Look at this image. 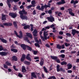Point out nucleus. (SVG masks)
I'll use <instances>...</instances> for the list:
<instances>
[{
	"label": "nucleus",
	"mask_w": 79,
	"mask_h": 79,
	"mask_svg": "<svg viewBox=\"0 0 79 79\" xmlns=\"http://www.w3.org/2000/svg\"><path fill=\"white\" fill-rule=\"evenodd\" d=\"M19 13L20 15V18L23 20H27L28 19V17L26 16V15L27 14V12L25 11V10L23 9L22 10L20 11Z\"/></svg>",
	"instance_id": "1"
},
{
	"label": "nucleus",
	"mask_w": 79,
	"mask_h": 79,
	"mask_svg": "<svg viewBox=\"0 0 79 79\" xmlns=\"http://www.w3.org/2000/svg\"><path fill=\"white\" fill-rule=\"evenodd\" d=\"M50 4H48V5H47V4H45L44 6H42L40 7V6H37L36 7V9H38V10L40 11H44V8H50Z\"/></svg>",
	"instance_id": "2"
},
{
	"label": "nucleus",
	"mask_w": 79,
	"mask_h": 79,
	"mask_svg": "<svg viewBox=\"0 0 79 79\" xmlns=\"http://www.w3.org/2000/svg\"><path fill=\"white\" fill-rule=\"evenodd\" d=\"M4 26H12V23L8 22L7 23H2V24H0V27H2V28H4L5 27H4Z\"/></svg>",
	"instance_id": "3"
},
{
	"label": "nucleus",
	"mask_w": 79,
	"mask_h": 79,
	"mask_svg": "<svg viewBox=\"0 0 79 79\" xmlns=\"http://www.w3.org/2000/svg\"><path fill=\"white\" fill-rule=\"evenodd\" d=\"M60 65H57L56 66V69L57 72H60L61 71V72H63V73H65V69H64L61 67L60 68Z\"/></svg>",
	"instance_id": "4"
},
{
	"label": "nucleus",
	"mask_w": 79,
	"mask_h": 79,
	"mask_svg": "<svg viewBox=\"0 0 79 79\" xmlns=\"http://www.w3.org/2000/svg\"><path fill=\"white\" fill-rule=\"evenodd\" d=\"M51 58H52V60H56V62L58 63H60V61L59 59H58V57L56 56H50Z\"/></svg>",
	"instance_id": "5"
},
{
	"label": "nucleus",
	"mask_w": 79,
	"mask_h": 79,
	"mask_svg": "<svg viewBox=\"0 0 79 79\" xmlns=\"http://www.w3.org/2000/svg\"><path fill=\"white\" fill-rule=\"evenodd\" d=\"M9 16L12 18L15 19L17 16V14L13 12H10L9 14Z\"/></svg>",
	"instance_id": "6"
},
{
	"label": "nucleus",
	"mask_w": 79,
	"mask_h": 79,
	"mask_svg": "<svg viewBox=\"0 0 79 79\" xmlns=\"http://www.w3.org/2000/svg\"><path fill=\"white\" fill-rule=\"evenodd\" d=\"M79 33V31L76 30V29H72V34L73 36H74L76 34H78Z\"/></svg>",
	"instance_id": "7"
},
{
	"label": "nucleus",
	"mask_w": 79,
	"mask_h": 79,
	"mask_svg": "<svg viewBox=\"0 0 79 79\" xmlns=\"http://www.w3.org/2000/svg\"><path fill=\"white\" fill-rule=\"evenodd\" d=\"M47 19L48 21H49L50 22H51V23L53 22V21H55V19L52 16L50 17H48Z\"/></svg>",
	"instance_id": "8"
},
{
	"label": "nucleus",
	"mask_w": 79,
	"mask_h": 79,
	"mask_svg": "<svg viewBox=\"0 0 79 79\" xmlns=\"http://www.w3.org/2000/svg\"><path fill=\"white\" fill-rule=\"evenodd\" d=\"M13 0H7V4L8 5L9 8H11V4L10 3H13Z\"/></svg>",
	"instance_id": "9"
},
{
	"label": "nucleus",
	"mask_w": 79,
	"mask_h": 79,
	"mask_svg": "<svg viewBox=\"0 0 79 79\" xmlns=\"http://www.w3.org/2000/svg\"><path fill=\"white\" fill-rule=\"evenodd\" d=\"M38 31L36 29H34V31L32 32V34L34 37H37L38 34H37Z\"/></svg>",
	"instance_id": "10"
},
{
	"label": "nucleus",
	"mask_w": 79,
	"mask_h": 79,
	"mask_svg": "<svg viewBox=\"0 0 79 79\" xmlns=\"http://www.w3.org/2000/svg\"><path fill=\"white\" fill-rule=\"evenodd\" d=\"M27 45H26L24 44H21L20 45V46L21 48H22L23 50H26V48H27Z\"/></svg>",
	"instance_id": "11"
},
{
	"label": "nucleus",
	"mask_w": 79,
	"mask_h": 79,
	"mask_svg": "<svg viewBox=\"0 0 79 79\" xmlns=\"http://www.w3.org/2000/svg\"><path fill=\"white\" fill-rule=\"evenodd\" d=\"M26 58L27 60H28V61H32V59H31V57H30V54H27V55L26 56Z\"/></svg>",
	"instance_id": "12"
},
{
	"label": "nucleus",
	"mask_w": 79,
	"mask_h": 79,
	"mask_svg": "<svg viewBox=\"0 0 79 79\" xmlns=\"http://www.w3.org/2000/svg\"><path fill=\"white\" fill-rule=\"evenodd\" d=\"M31 75L32 76L31 77V79H34V78H37V77L36 75H35V74L34 72L31 73Z\"/></svg>",
	"instance_id": "13"
},
{
	"label": "nucleus",
	"mask_w": 79,
	"mask_h": 79,
	"mask_svg": "<svg viewBox=\"0 0 79 79\" xmlns=\"http://www.w3.org/2000/svg\"><path fill=\"white\" fill-rule=\"evenodd\" d=\"M26 58V55L23 54L22 55V57L20 59V60L21 62H23L24 61V60Z\"/></svg>",
	"instance_id": "14"
},
{
	"label": "nucleus",
	"mask_w": 79,
	"mask_h": 79,
	"mask_svg": "<svg viewBox=\"0 0 79 79\" xmlns=\"http://www.w3.org/2000/svg\"><path fill=\"white\" fill-rule=\"evenodd\" d=\"M24 40L27 41V42L28 44H30L31 45L32 44V43H31V42H30L29 40L28 39L27 37H24Z\"/></svg>",
	"instance_id": "15"
},
{
	"label": "nucleus",
	"mask_w": 79,
	"mask_h": 79,
	"mask_svg": "<svg viewBox=\"0 0 79 79\" xmlns=\"http://www.w3.org/2000/svg\"><path fill=\"white\" fill-rule=\"evenodd\" d=\"M8 55V53L6 52H0V55L1 56H6Z\"/></svg>",
	"instance_id": "16"
},
{
	"label": "nucleus",
	"mask_w": 79,
	"mask_h": 79,
	"mask_svg": "<svg viewBox=\"0 0 79 79\" xmlns=\"http://www.w3.org/2000/svg\"><path fill=\"white\" fill-rule=\"evenodd\" d=\"M42 33H43V32L42 31H41L40 32V35L41 39H42V40L43 41H45V39H44V36H42Z\"/></svg>",
	"instance_id": "17"
},
{
	"label": "nucleus",
	"mask_w": 79,
	"mask_h": 79,
	"mask_svg": "<svg viewBox=\"0 0 79 79\" xmlns=\"http://www.w3.org/2000/svg\"><path fill=\"white\" fill-rule=\"evenodd\" d=\"M12 58L13 61H18V58L15 56H12Z\"/></svg>",
	"instance_id": "18"
},
{
	"label": "nucleus",
	"mask_w": 79,
	"mask_h": 79,
	"mask_svg": "<svg viewBox=\"0 0 79 79\" xmlns=\"http://www.w3.org/2000/svg\"><path fill=\"white\" fill-rule=\"evenodd\" d=\"M44 59H43V58H41V59L40 63V66H43V65L44 63Z\"/></svg>",
	"instance_id": "19"
},
{
	"label": "nucleus",
	"mask_w": 79,
	"mask_h": 79,
	"mask_svg": "<svg viewBox=\"0 0 79 79\" xmlns=\"http://www.w3.org/2000/svg\"><path fill=\"white\" fill-rule=\"evenodd\" d=\"M26 34L28 37H29L30 39H32V36L31 34L30 33H26Z\"/></svg>",
	"instance_id": "20"
},
{
	"label": "nucleus",
	"mask_w": 79,
	"mask_h": 79,
	"mask_svg": "<svg viewBox=\"0 0 79 79\" xmlns=\"http://www.w3.org/2000/svg\"><path fill=\"white\" fill-rule=\"evenodd\" d=\"M6 15H2V17L1 18L2 20V21H5L6 20Z\"/></svg>",
	"instance_id": "21"
},
{
	"label": "nucleus",
	"mask_w": 79,
	"mask_h": 79,
	"mask_svg": "<svg viewBox=\"0 0 79 79\" xmlns=\"http://www.w3.org/2000/svg\"><path fill=\"white\" fill-rule=\"evenodd\" d=\"M22 73H25V72H26V69L25 66H23L22 67Z\"/></svg>",
	"instance_id": "22"
},
{
	"label": "nucleus",
	"mask_w": 79,
	"mask_h": 79,
	"mask_svg": "<svg viewBox=\"0 0 79 79\" xmlns=\"http://www.w3.org/2000/svg\"><path fill=\"white\" fill-rule=\"evenodd\" d=\"M31 4L32 5L33 7H35V5L36 4L35 1V0H33L31 1Z\"/></svg>",
	"instance_id": "23"
},
{
	"label": "nucleus",
	"mask_w": 79,
	"mask_h": 79,
	"mask_svg": "<svg viewBox=\"0 0 79 79\" xmlns=\"http://www.w3.org/2000/svg\"><path fill=\"white\" fill-rule=\"evenodd\" d=\"M11 52H13L14 53H17L18 52V50L17 49L15 48H11Z\"/></svg>",
	"instance_id": "24"
},
{
	"label": "nucleus",
	"mask_w": 79,
	"mask_h": 79,
	"mask_svg": "<svg viewBox=\"0 0 79 79\" xmlns=\"http://www.w3.org/2000/svg\"><path fill=\"white\" fill-rule=\"evenodd\" d=\"M0 40H1V41L3 42V43H5V44H6L7 42V41L6 40H5V39L1 38L0 37Z\"/></svg>",
	"instance_id": "25"
},
{
	"label": "nucleus",
	"mask_w": 79,
	"mask_h": 79,
	"mask_svg": "<svg viewBox=\"0 0 79 79\" xmlns=\"http://www.w3.org/2000/svg\"><path fill=\"white\" fill-rule=\"evenodd\" d=\"M48 31H44L43 32V35L44 36V37H46V35H48Z\"/></svg>",
	"instance_id": "26"
},
{
	"label": "nucleus",
	"mask_w": 79,
	"mask_h": 79,
	"mask_svg": "<svg viewBox=\"0 0 79 79\" xmlns=\"http://www.w3.org/2000/svg\"><path fill=\"white\" fill-rule=\"evenodd\" d=\"M27 50H29V51H31L32 50V48L27 45Z\"/></svg>",
	"instance_id": "27"
},
{
	"label": "nucleus",
	"mask_w": 79,
	"mask_h": 79,
	"mask_svg": "<svg viewBox=\"0 0 79 79\" xmlns=\"http://www.w3.org/2000/svg\"><path fill=\"white\" fill-rule=\"evenodd\" d=\"M19 35H19V36L18 37H19V38L20 39L23 38V33L21 31H19Z\"/></svg>",
	"instance_id": "28"
},
{
	"label": "nucleus",
	"mask_w": 79,
	"mask_h": 79,
	"mask_svg": "<svg viewBox=\"0 0 79 79\" xmlns=\"http://www.w3.org/2000/svg\"><path fill=\"white\" fill-rule=\"evenodd\" d=\"M67 66L68 67V69H71V68H72V64H70V63L68 64L67 65Z\"/></svg>",
	"instance_id": "29"
},
{
	"label": "nucleus",
	"mask_w": 79,
	"mask_h": 79,
	"mask_svg": "<svg viewBox=\"0 0 79 79\" xmlns=\"http://www.w3.org/2000/svg\"><path fill=\"white\" fill-rule=\"evenodd\" d=\"M6 64L7 65V66H11L12 65H11V62H9L8 61H7L6 62Z\"/></svg>",
	"instance_id": "30"
},
{
	"label": "nucleus",
	"mask_w": 79,
	"mask_h": 79,
	"mask_svg": "<svg viewBox=\"0 0 79 79\" xmlns=\"http://www.w3.org/2000/svg\"><path fill=\"white\" fill-rule=\"evenodd\" d=\"M30 28V26L29 25H27L24 26L23 28L24 29H29Z\"/></svg>",
	"instance_id": "31"
},
{
	"label": "nucleus",
	"mask_w": 79,
	"mask_h": 79,
	"mask_svg": "<svg viewBox=\"0 0 79 79\" xmlns=\"http://www.w3.org/2000/svg\"><path fill=\"white\" fill-rule=\"evenodd\" d=\"M24 63L25 64H26V65H30V63L29 61H25L24 62Z\"/></svg>",
	"instance_id": "32"
},
{
	"label": "nucleus",
	"mask_w": 79,
	"mask_h": 79,
	"mask_svg": "<svg viewBox=\"0 0 79 79\" xmlns=\"http://www.w3.org/2000/svg\"><path fill=\"white\" fill-rule=\"evenodd\" d=\"M61 65H66L67 64V62L64 61H63L60 63Z\"/></svg>",
	"instance_id": "33"
},
{
	"label": "nucleus",
	"mask_w": 79,
	"mask_h": 79,
	"mask_svg": "<svg viewBox=\"0 0 79 79\" xmlns=\"http://www.w3.org/2000/svg\"><path fill=\"white\" fill-rule=\"evenodd\" d=\"M56 47L58 49L61 50V46L60 45V44H57L56 45Z\"/></svg>",
	"instance_id": "34"
},
{
	"label": "nucleus",
	"mask_w": 79,
	"mask_h": 79,
	"mask_svg": "<svg viewBox=\"0 0 79 79\" xmlns=\"http://www.w3.org/2000/svg\"><path fill=\"white\" fill-rule=\"evenodd\" d=\"M13 24L15 27L17 29L18 28V25H17V23L15 22H13Z\"/></svg>",
	"instance_id": "35"
},
{
	"label": "nucleus",
	"mask_w": 79,
	"mask_h": 79,
	"mask_svg": "<svg viewBox=\"0 0 79 79\" xmlns=\"http://www.w3.org/2000/svg\"><path fill=\"white\" fill-rule=\"evenodd\" d=\"M59 58L61 57L62 58H64L65 57V55L64 54H62L59 55Z\"/></svg>",
	"instance_id": "36"
},
{
	"label": "nucleus",
	"mask_w": 79,
	"mask_h": 79,
	"mask_svg": "<svg viewBox=\"0 0 79 79\" xmlns=\"http://www.w3.org/2000/svg\"><path fill=\"white\" fill-rule=\"evenodd\" d=\"M49 34H50L49 36L50 37H52L54 38V37H55V35L53 34V33H49Z\"/></svg>",
	"instance_id": "37"
},
{
	"label": "nucleus",
	"mask_w": 79,
	"mask_h": 79,
	"mask_svg": "<svg viewBox=\"0 0 79 79\" xmlns=\"http://www.w3.org/2000/svg\"><path fill=\"white\" fill-rule=\"evenodd\" d=\"M56 5H62L63 4L61 1H60L59 2H58L56 3Z\"/></svg>",
	"instance_id": "38"
},
{
	"label": "nucleus",
	"mask_w": 79,
	"mask_h": 79,
	"mask_svg": "<svg viewBox=\"0 0 79 79\" xmlns=\"http://www.w3.org/2000/svg\"><path fill=\"white\" fill-rule=\"evenodd\" d=\"M69 13L73 16H74L75 15L74 13H73L72 12H69Z\"/></svg>",
	"instance_id": "39"
},
{
	"label": "nucleus",
	"mask_w": 79,
	"mask_h": 79,
	"mask_svg": "<svg viewBox=\"0 0 79 79\" xmlns=\"http://www.w3.org/2000/svg\"><path fill=\"white\" fill-rule=\"evenodd\" d=\"M48 35H46V37H44V40H47V39H49L50 38V36H48V37L47 36H48Z\"/></svg>",
	"instance_id": "40"
},
{
	"label": "nucleus",
	"mask_w": 79,
	"mask_h": 79,
	"mask_svg": "<svg viewBox=\"0 0 79 79\" xmlns=\"http://www.w3.org/2000/svg\"><path fill=\"white\" fill-rule=\"evenodd\" d=\"M56 79V77L54 76H52L51 77H49V78H48V79Z\"/></svg>",
	"instance_id": "41"
},
{
	"label": "nucleus",
	"mask_w": 79,
	"mask_h": 79,
	"mask_svg": "<svg viewBox=\"0 0 79 79\" xmlns=\"http://www.w3.org/2000/svg\"><path fill=\"white\" fill-rule=\"evenodd\" d=\"M66 35L67 36H68V37H71V33H67Z\"/></svg>",
	"instance_id": "42"
},
{
	"label": "nucleus",
	"mask_w": 79,
	"mask_h": 79,
	"mask_svg": "<svg viewBox=\"0 0 79 79\" xmlns=\"http://www.w3.org/2000/svg\"><path fill=\"white\" fill-rule=\"evenodd\" d=\"M64 45L66 47H69V46H70V44L67 43H65L64 44Z\"/></svg>",
	"instance_id": "43"
},
{
	"label": "nucleus",
	"mask_w": 79,
	"mask_h": 79,
	"mask_svg": "<svg viewBox=\"0 0 79 79\" xmlns=\"http://www.w3.org/2000/svg\"><path fill=\"white\" fill-rule=\"evenodd\" d=\"M43 69H44V70L45 72V73H48V71H47V68H46V67L45 66L43 67Z\"/></svg>",
	"instance_id": "44"
},
{
	"label": "nucleus",
	"mask_w": 79,
	"mask_h": 79,
	"mask_svg": "<svg viewBox=\"0 0 79 79\" xmlns=\"http://www.w3.org/2000/svg\"><path fill=\"white\" fill-rule=\"evenodd\" d=\"M37 14V13L36 12V10H34L32 13V15H35Z\"/></svg>",
	"instance_id": "45"
},
{
	"label": "nucleus",
	"mask_w": 79,
	"mask_h": 79,
	"mask_svg": "<svg viewBox=\"0 0 79 79\" xmlns=\"http://www.w3.org/2000/svg\"><path fill=\"white\" fill-rule=\"evenodd\" d=\"M14 33L16 35V36H17V37H19V35L18 34V33H17V32H16V31H14Z\"/></svg>",
	"instance_id": "46"
},
{
	"label": "nucleus",
	"mask_w": 79,
	"mask_h": 79,
	"mask_svg": "<svg viewBox=\"0 0 79 79\" xmlns=\"http://www.w3.org/2000/svg\"><path fill=\"white\" fill-rule=\"evenodd\" d=\"M35 45L36 47H39V48L40 47V45L38 43H35Z\"/></svg>",
	"instance_id": "47"
},
{
	"label": "nucleus",
	"mask_w": 79,
	"mask_h": 79,
	"mask_svg": "<svg viewBox=\"0 0 79 79\" xmlns=\"http://www.w3.org/2000/svg\"><path fill=\"white\" fill-rule=\"evenodd\" d=\"M18 76L19 77H23V75L21 74V73H19L18 75Z\"/></svg>",
	"instance_id": "48"
},
{
	"label": "nucleus",
	"mask_w": 79,
	"mask_h": 79,
	"mask_svg": "<svg viewBox=\"0 0 79 79\" xmlns=\"http://www.w3.org/2000/svg\"><path fill=\"white\" fill-rule=\"evenodd\" d=\"M3 67L4 68H6V69H8V66L6 64H3Z\"/></svg>",
	"instance_id": "49"
},
{
	"label": "nucleus",
	"mask_w": 79,
	"mask_h": 79,
	"mask_svg": "<svg viewBox=\"0 0 79 79\" xmlns=\"http://www.w3.org/2000/svg\"><path fill=\"white\" fill-rule=\"evenodd\" d=\"M2 50H3V48L2 47V46H0V51H2Z\"/></svg>",
	"instance_id": "50"
},
{
	"label": "nucleus",
	"mask_w": 79,
	"mask_h": 79,
	"mask_svg": "<svg viewBox=\"0 0 79 79\" xmlns=\"http://www.w3.org/2000/svg\"><path fill=\"white\" fill-rule=\"evenodd\" d=\"M77 3H78V1L77 0L75 1H74V2L73 5H76V4H77Z\"/></svg>",
	"instance_id": "51"
},
{
	"label": "nucleus",
	"mask_w": 79,
	"mask_h": 79,
	"mask_svg": "<svg viewBox=\"0 0 79 79\" xmlns=\"http://www.w3.org/2000/svg\"><path fill=\"white\" fill-rule=\"evenodd\" d=\"M52 69H53V67H52V65H51L49 67V71H52Z\"/></svg>",
	"instance_id": "52"
},
{
	"label": "nucleus",
	"mask_w": 79,
	"mask_h": 79,
	"mask_svg": "<svg viewBox=\"0 0 79 79\" xmlns=\"http://www.w3.org/2000/svg\"><path fill=\"white\" fill-rule=\"evenodd\" d=\"M45 46L46 47H48V48H50V45L48 44H46L45 45Z\"/></svg>",
	"instance_id": "53"
},
{
	"label": "nucleus",
	"mask_w": 79,
	"mask_h": 79,
	"mask_svg": "<svg viewBox=\"0 0 79 79\" xmlns=\"http://www.w3.org/2000/svg\"><path fill=\"white\" fill-rule=\"evenodd\" d=\"M37 51H34L33 52V53L34 55H37Z\"/></svg>",
	"instance_id": "54"
},
{
	"label": "nucleus",
	"mask_w": 79,
	"mask_h": 79,
	"mask_svg": "<svg viewBox=\"0 0 79 79\" xmlns=\"http://www.w3.org/2000/svg\"><path fill=\"white\" fill-rule=\"evenodd\" d=\"M32 6V5H30L29 6H27V8H28V9H30V8H31Z\"/></svg>",
	"instance_id": "55"
},
{
	"label": "nucleus",
	"mask_w": 79,
	"mask_h": 79,
	"mask_svg": "<svg viewBox=\"0 0 79 79\" xmlns=\"http://www.w3.org/2000/svg\"><path fill=\"white\" fill-rule=\"evenodd\" d=\"M67 73H72L73 71H72L71 70H69L67 71Z\"/></svg>",
	"instance_id": "56"
},
{
	"label": "nucleus",
	"mask_w": 79,
	"mask_h": 79,
	"mask_svg": "<svg viewBox=\"0 0 79 79\" xmlns=\"http://www.w3.org/2000/svg\"><path fill=\"white\" fill-rule=\"evenodd\" d=\"M48 13L49 14H52V11L51 10H49L48 11Z\"/></svg>",
	"instance_id": "57"
},
{
	"label": "nucleus",
	"mask_w": 79,
	"mask_h": 79,
	"mask_svg": "<svg viewBox=\"0 0 79 79\" xmlns=\"http://www.w3.org/2000/svg\"><path fill=\"white\" fill-rule=\"evenodd\" d=\"M59 34L60 35H63V31H60L59 32Z\"/></svg>",
	"instance_id": "58"
},
{
	"label": "nucleus",
	"mask_w": 79,
	"mask_h": 79,
	"mask_svg": "<svg viewBox=\"0 0 79 79\" xmlns=\"http://www.w3.org/2000/svg\"><path fill=\"white\" fill-rule=\"evenodd\" d=\"M61 49L62 48V49H64L65 48L64 45V44L61 45Z\"/></svg>",
	"instance_id": "59"
},
{
	"label": "nucleus",
	"mask_w": 79,
	"mask_h": 79,
	"mask_svg": "<svg viewBox=\"0 0 79 79\" xmlns=\"http://www.w3.org/2000/svg\"><path fill=\"white\" fill-rule=\"evenodd\" d=\"M11 48H16V47L14 46V45L13 44H12L11 46Z\"/></svg>",
	"instance_id": "60"
},
{
	"label": "nucleus",
	"mask_w": 79,
	"mask_h": 79,
	"mask_svg": "<svg viewBox=\"0 0 79 79\" xmlns=\"http://www.w3.org/2000/svg\"><path fill=\"white\" fill-rule=\"evenodd\" d=\"M20 9H23V10H24V6L23 5H21V6H20Z\"/></svg>",
	"instance_id": "61"
},
{
	"label": "nucleus",
	"mask_w": 79,
	"mask_h": 79,
	"mask_svg": "<svg viewBox=\"0 0 79 79\" xmlns=\"http://www.w3.org/2000/svg\"><path fill=\"white\" fill-rule=\"evenodd\" d=\"M65 52V51L64 50H61L60 51V52L61 53H64V52Z\"/></svg>",
	"instance_id": "62"
},
{
	"label": "nucleus",
	"mask_w": 79,
	"mask_h": 79,
	"mask_svg": "<svg viewBox=\"0 0 79 79\" xmlns=\"http://www.w3.org/2000/svg\"><path fill=\"white\" fill-rule=\"evenodd\" d=\"M60 10H64V7H62L60 8Z\"/></svg>",
	"instance_id": "63"
},
{
	"label": "nucleus",
	"mask_w": 79,
	"mask_h": 79,
	"mask_svg": "<svg viewBox=\"0 0 79 79\" xmlns=\"http://www.w3.org/2000/svg\"><path fill=\"white\" fill-rule=\"evenodd\" d=\"M76 63H79V59L77 58V59Z\"/></svg>",
	"instance_id": "64"
}]
</instances>
